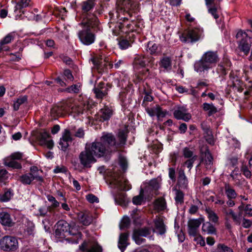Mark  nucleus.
<instances>
[{
  "mask_svg": "<svg viewBox=\"0 0 252 252\" xmlns=\"http://www.w3.org/2000/svg\"><path fill=\"white\" fill-rule=\"evenodd\" d=\"M94 93L98 98H102L107 94V89L103 83H99L96 87L94 89Z\"/></svg>",
  "mask_w": 252,
  "mask_h": 252,
  "instance_id": "20",
  "label": "nucleus"
},
{
  "mask_svg": "<svg viewBox=\"0 0 252 252\" xmlns=\"http://www.w3.org/2000/svg\"><path fill=\"white\" fill-rule=\"evenodd\" d=\"M87 200L90 203H98L99 202L98 198L93 194H90L86 196Z\"/></svg>",
  "mask_w": 252,
  "mask_h": 252,
  "instance_id": "50",
  "label": "nucleus"
},
{
  "mask_svg": "<svg viewBox=\"0 0 252 252\" xmlns=\"http://www.w3.org/2000/svg\"><path fill=\"white\" fill-rule=\"evenodd\" d=\"M225 192L228 199H234L237 195L235 190L229 185H226L225 186Z\"/></svg>",
  "mask_w": 252,
  "mask_h": 252,
  "instance_id": "29",
  "label": "nucleus"
},
{
  "mask_svg": "<svg viewBox=\"0 0 252 252\" xmlns=\"http://www.w3.org/2000/svg\"><path fill=\"white\" fill-rule=\"evenodd\" d=\"M72 138L70 131L67 129L64 130L59 141L60 148L65 151L71 143Z\"/></svg>",
  "mask_w": 252,
  "mask_h": 252,
  "instance_id": "10",
  "label": "nucleus"
},
{
  "mask_svg": "<svg viewBox=\"0 0 252 252\" xmlns=\"http://www.w3.org/2000/svg\"><path fill=\"white\" fill-rule=\"evenodd\" d=\"M73 228L69 229V225L67 222L63 220H60L56 224V229L55 231L56 236L59 238H63L65 237V233L74 235L72 232Z\"/></svg>",
  "mask_w": 252,
  "mask_h": 252,
  "instance_id": "9",
  "label": "nucleus"
},
{
  "mask_svg": "<svg viewBox=\"0 0 252 252\" xmlns=\"http://www.w3.org/2000/svg\"><path fill=\"white\" fill-rule=\"evenodd\" d=\"M134 231L138 232L140 235L142 237H147L151 234V229L150 228L144 227L138 229H136Z\"/></svg>",
  "mask_w": 252,
  "mask_h": 252,
  "instance_id": "39",
  "label": "nucleus"
},
{
  "mask_svg": "<svg viewBox=\"0 0 252 252\" xmlns=\"http://www.w3.org/2000/svg\"><path fill=\"white\" fill-rule=\"evenodd\" d=\"M48 137V134L46 133L43 134L41 135V139L40 142L42 144H44L49 149H52L54 146V142L52 140H45V139Z\"/></svg>",
  "mask_w": 252,
  "mask_h": 252,
  "instance_id": "33",
  "label": "nucleus"
},
{
  "mask_svg": "<svg viewBox=\"0 0 252 252\" xmlns=\"http://www.w3.org/2000/svg\"><path fill=\"white\" fill-rule=\"evenodd\" d=\"M94 67L96 68L99 72L103 71L104 67L109 63L108 60L106 59H103L102 58L94 57L91 60Z\"/></svg>",
  "mask_w": 252,
  "mask_h": 252,
  "instance_id": "14",
  "label": "nucleus"
},
{
  "mask_svg": "<svg viewBox=\"0 0 252 252\" xmlns=\"http://www.w3.org/2000/svg\"><path fill=\"white\" fill-rule=\"evenodd\" d=\"M94 0H87L82 3V8L85 12L90 11L94 6Z\"/></svg>",
  "mask_w": 252,
  "mask_h": 252,
  "instance_id": "35",
  "label": "nucleus"
},
{
  "mask_svg": "<svg viewBox=\"0 0 252 252\" xmlns=\"http://www.w3.org/2000/svg\"><path fill=\"white\" fill-rule=\"evenodd\" d=\"M174 117L178 120H183L185 121H189L191 118L189 114L187 112V110L184 107H180L175 110L174 112Z\"/></svg>",
  "mask_w": 252,
  "mask_h": 252,
  "instance_id": "16",
  "label": "nucleus"
},
{
  "mask_svg": "<svg viewBox=\"0 0 252 252\" xmlns=\"http://www.w3.org/2000/svg\"><path fill=\"white\" fill-rule=\"evenodd\" d=\"M150 186L154 189H157L159 187V183L157 179H152L150 181Z\"/></svg>",
  "mask_w": 252,
  "mask_h": 252,
  "instance_id": "61",
  "label": "nucleus"
},
{
  "mask_svg": "<svg viewBox=\"0 0 252 252\" xmlns=\"http://www.w3.org/2000/svg\"><path fill=\"white\" fill-rule=\"evenodd\" d=\"M0 222L2 225L8 227L12 226L14 224L9 214L5 211L0 212Z\"/></svg>",
  "mask_w": 252,
  "mask_h": 252,
  "instance_id": "17",
  "label": "nucleus"
},
{
  "mask_svg": "<svg viewBox=\"0 0 252 252\" xmlns=\"http://www.w3.org/2000/svg\"><path fill=\"white\" fill-rule=\"evenodd\" d=\"M196 156L193 157L187 160L184 163V165L186 166L189 170H190L192 167L193 163L195 160Z\"/></svg>",
  "mask_w": 252,
  "mask_h": 252,
  "instance_id": "56",
  "label": "nucleus"
},
{
  "mask_svg": "<svg viewBox=\"0 0 252 252\" xmlns=\"http://www.w3.org/2000/svg\"><path fill=\"white\" fill-rule=\"evenodd\" d=\"M202 230L204 232L208 234H214L216 232V228L210 222H206L202 225Z\"/></svg>",
  "mask_w": 252,
  "mask_h": 252,
  "instance_id": "26",
  "label": "nucleus"
},
{
  "mask_svg": "<svg viewBox=\"0 0 252 252\" xmlns=\"http://www.w3.org/2000/svg\"><path fill=\"white\" fill-rule=\"evenodd\" d=\"M201 223V220L198 219L190 220L188 222L189 233L190 235L197 234L198 229Z\"/></svg>",
  "mask_w": 252,
  "mask_h": 252,
  "instance_id": "15",
  "label": "nucleus"
},
{
  "mask_svg": "<svg viewBox=\"0 0 252 252\" xmlns=\"http://www.w3.org/2000/svg\"><path fill=\"white\" fill-rule=\"evenodd\" d=\"M242 172L243 174L247 177L250 178L251 176V172L246 166H244L242 168Z\"/></svg>",
  "mask_w": 252,
  "mask_h": 252,
  "instance_id": "63",
  "label": "nucleus"
},
{
  "mask_svg": "<svg viewBox=\"0 0 252 252\" xmlns=\"http://www.w3.org/2000/svg\"><path fill=\"white\" fill-rule=\"evenodd\" d=\"M7 158H11L13 160L20 159L22 158V154L20 152H15L12 154L9 157Z\"/></svg>",
  "mask_w": 252,
  "mask_h": 252,
  "instance_id": "62",
  "label": "nucleus"
},
{
  "mask_svg": "<svg viewBox=\"0 0 252 252\" xmlns=\"http://www.w3.org/2000/svg\"><path fill=\"white\" fill-rule=\"evenodd\" d=\"M48 200L51 203V206L52 207H57L59 206V202L56 199V198L51 195L47 196Z\"/></svg>",
  "mask_w": 252,
  "mask_h": 252,
  "instance_id": "47",
  "label": "nucleus"
},
{
  "mask_svg": "<svg viewBox=\"0 0 252 252\" xmlns=\"http://www.w3.org/2000/svg\"><path fill=\"white\" fill-rule=\"evenodd\" d=\"M119 45L121 49H126L130 46V44L127 40L121 39L119 41Z\"/></svg>",
  "mask_w": 252,
  "mask_h": 252,
  "instance_id": "44",
  "label": "nucleus"
},
{
  "mask_svg": "<svg viewBox=\"0 0 252 252\" xmlns=\"http://www.w3.org/2000/svg\"><path fill=\"white\" fill-rule=\"evenodd\" d=\"M119 163L123 170H125L127 166V162L126 159L123 157L119 158Z\"/></svg>",
  "mask_w": 252,
  "mask_h": 252,
  "instance_id": "49",
  "label": "nucleus"
},
{
  "mask_svg": "<svg viewBox=\"0 0 252 252\" xmlns=\"http://www.w3.org/2000/svg\"><path fill=\"white\" fill-rule=\"evenodd\" d=\"M97 18L94 16L83 19L81 23L83 29L79 31L78 36L81 42L85 45H90L94 43L95 39V34L92 32L90 28L97 25Z\"/></svg>",
  "mask_w": 252,
  "mask_h": 252,
  "instance_id": "2",
  "label": "nucleus"
},
{
  "mask_svg": "<svg viewBox=\"0 0 252 252\" xmlns=\"http://www.w3.org/2000/svg\"><path fill=\"white\" fill-rule=\"evenodd\" d=\"M79 249L82 251H86L88 252H102L101 248L95 242H85L79 246Z\"/></svg>",
  "mask_w": 252,
  "mask_h": 252,
  "instance_id": "12",
  "label": "nucleus"
},
{
  "mask_svg": "<svg viewBox=\"0 0 252 252\" xmlns=\"http://www.w3.org/2000/svg\"><path fill=\"white\" fill-rule=\"evenodd\" d=\"M8 177V172L6 170H0V182L5 181Z\"/></svg>",
  "mask_w": 252,
  "mask_h": 252,
  "instance_id": "52",
  "label": "nucleus"
},
{
  "mask_svg": "<svg viewBox=\"0 0 252 252\" xmlns=\"http://www.w3.org/2000/svg\"><path fill=\"white\" fill-rule=\"evenodd\" d=\"M244 211L246 215L251 217L252 216V205L247 204L244 208Z\"/></svg>",
  "mask_w": 252,
  "mask_h": 252,
  "instance_id": "59",
  "label": "nucleus"
},
{
  "mask_svg": "<svg viewBox=\"0 0 252 252\" xmlns=\"http://www.w3.org/2000/svg\"><path fill=\"white\" fill-rule=\"evenodd\" d=\"M204 137L207 142L210 144H214V139L212 131L209 128H204Z\"/></svg>",
  "mask_w": 252,
  "mask_h": 252,
  "instance_id": "32",
  "label": "nucleus"
},
{
  "mask_svg": "<svg viewBox=\"0 0 252 252\" xmlns=\"http://www.w3.org/2000/svg\"><path fill=\"white\" fill-rule=\"evenodd\" d=\"M30 0H19L15 6L14 12H16L18 11L20 12L23 8L29 5Z\"/></svg>",
  "mask_w": 252,
  "mask_h": 252,
  "instance_id": "30",
  "label": "nucleus"
},
{
  "mask_svg": "<svg viewBox=\"0 0 252 252\" xmlns=\"http://www.w3.org/2000/svg\"><path fill=\"white\" fill-rule=\"evenodd\" d=\"M117 4L120 8L128 10H134L137 6L135 0H118Z\"/></svg>",
  "mask_w": 252,
  "mask_h": 252,
  "instance_id": "18",
  "label": "nucleus"
},
{
  "mask_svg": "<svg viewBox=\"0 0 252 252\" xmlns=\"http://www.w3.org/2000/svg\"><path fill=\"white\" fill-rule=\"evenodd\" d=\"M252 225V221L250 220L243 218L242 220V226L245 228H249Z\"/></svg>",
  "mask_w": 252,
  "mask_h": 252,
  "instance_id": "57",
  "label": "nucleus"
},
{
  "mask_svg": "<svg viewBox=\"0 0 252 252\" xmlns=\"http://www.w3.org/2000/svg\"><path fill=\"white\" fill-rule=\"evenodd\" d=\"M175 200L178 203H181L183 201L184 194L183 192L180 190H176Z\"/></svg>",
  "mask_w": 252,
  "mask_h": 252,
  "instance_id": "46",
  "label": "nucleus"
},
{
  "mask_svg": "<svg viewBox=\"0 0 252 252\" xmlns=\"http://www.w3.org/2000/svg\"><path fill=\"white\" fill-rule=\"evenodd\" d=\"M218 0H205L206 5L208 8V12L215 19L219 18L218 6L217 5Z\"/></svg>",
  "mask_w": 252,
  "mask_h": 252,
  "instance_id": "13",
  "label": "nucleus"
},
{
  "mask_svg": "<svg viewBox=\"0 0 252 252\" xmlns=\"http://www.w3.org/2000/svg\"><path fill=\"white\" fill-rule=\"evenodd\" d=\"M80 85L79 84L72 85L67 89V91L69 93H78L79 91Z\"/></svg>",
  "mask_w": 252,
  "mask_h": 252,
  "instance_id": "48",
  "label": "nucleus"
},
{
  "mask_svg": "<svg viewBox=\"0 0 252 252\" xmlns=\"http://www.w3.org/2000/svg\"><path fill=\"white\" fill-rule=\"evenodd\" d=\"M130 223L129 218L127 216H124L122 219L120 223V229H123L127 227Z\"/></svg>",
  "mask_w": 252,
  "mask_h": 252,
  "instance_id": "38",
  "label": "nucleus"
},
{
  "mask_svg": "<svg viewBox=\"0 0 252 252\" xmlns=\"http://www.w3.org/2000/svg\"><path fill=\"white\" fill-rule=\"evenodd\" d=\"M202 162L204 163L207 169L211 168L213 164V158L208 150L202 153Z\"/></svg>",
  "mask_w": 252,
  "mask_h": 252,
  "instance_id": "22",
  "label": "nucleus"
},
{
  "mask_svg": "<svg viewBox=\"0 0 252 252\" xmlns=\"http://www.w3.org/2000/svg\"><path fill=\"white\" fill-rule=\"evenodd\" d=\"M160 67H162L167 70H170L171 68V60L168 57H164L161 59L159 62Z\"/></svg>",
  "mask_w": 252,
  "mask_h": 252,
  "instance_id": "27",
  "label": "nucleus"
},
{
  "mask_svg": "<svg viewBox=\"0 0 252 252\" xmlns=\"http://www.w3.org/2000/svg\"><path fill=\"white\" fill-rule=\"evenodd\" d=\"M203 108L205 111L207 112L208 115L210 116L217 112V108L212 103H203Z\"/></svg>",
  "mask_w": 252,
  "mask_h": 252,
  "instance_id": "25",
  "label": "nucleus"
},
{
  "mask_svg": "<svg viewBox=\"0 0 252 252\" xmlns=\"http://www.w3.org/2000/svg\"><path fill=\"white\" fill-rule=\"evenodd\" d=\"M126 130H121L118 133V139L120 141L116 143L113 135L110 133L103 134L99 140H96L91 144H86L89 150L96 157H101L109 153L115 151L118 145H124L126 139Z\"/></svg>",
  "mask_w": 252,
  "mask_h": 252,
  "instance_id": "1",
  "label": "nucleus"
},
{
  "mask_svg": "<svg viewBox=\"0 0 252 252\" xmlns=\"http://www.w3.org/2000/svg\"><path fill=\"white\" fill-rule=\"evenodd\" d=\"M13 38L12 33L7 34L2 40H1L0 43L1 45L8 44L11 42Z\"/></svg>",
  "mask_w": 252,
  "mask_h": 252,
  "instance_id": "54",
  "label": "nucleus"
},
{
  "mask_svg": "<svg viewBox=\"0 0 252 252\" xmlns=\"http://www.w3.org/2000/svg\"><path fill=\"white\" fill-rule=\"evenodd\" d=\"M4 163L6 166L15 169H20L22 167L18 162L12 159L11 158H5L4 159Z\"/></svg>",
  "mask_w": 252,
  "mask_h": 252,
  "instance_id": "24",
  "label": "nucleus"
},
{
  "mask_svg": "<svg viewBox=\"0 0 252 252\" xmlns=\"http://www.w3.org/2000/svg\"><path fill=\"white\" fill-rule=\"evenodd\" d=\"M12 196V193L9 190L5 191L4 193L0 194V200L2 202L9 201Z\"/></svg>",
  "mask_w": 252,
  "mask_h": 252,
  "instance_id": "37",
  "label": "nucleus"
},
{
  "mask_svg": "<svg viewBox=\"0 0 252 252\" xmlns=\"http://www.w3.org/2000/svg\"><path fill=\"white\" fill-rule=\"evenodd\" d=\"M149 50L151 54L155 53L158 49V46L155 43H149L148 44Z\"/></svg>",
  "mask_w": 252,
  "mask_h": 252,
  "instance_id": "60",
  "label": "nucleus"
},
{
  "mask_svg": "<svg viewBox=\"0 0 252 252\" xmlns=\"http://www.w3.org/2000/svg\"><path fill=\"white\" fill-rule=\"evenodd\" d=\"M135 63L141 67H144L146 64V60L143 57H137L135 60Z\"/></svg>",
  "mask_w": 252,
  "mask_h": 252,
  "instance_id": "55",
  "label": "nucleus"
},
{
  "mask_svg": "<svg viewBox=\"0 0 252 252\" xmlns=\"http://www.w3.org/2000/svg\"><path fill=\"white\" fill-rule=\"evenodd\" d=\"M18 246V240L15 237L5 236L0 240V248L4 251H15Z\"/></svg>",
  "mask_w": 252,
  "mask_h": 252,
  "instance_id": "7",
  "label": "nucleus"
},
{
  "mask_svg": "<svg viewBox=\"0 0 252 252\" xmlns=\"http://www.w3.org/2000/svg\"><path fill=\"white\" fill-rule=\"evenodd\" d=\"M241 213H240L238 215L236 213L232 217V218L237 225H240L241 222Z\"/></svg>",
  "mask_w": 252,
  "mask_h": 252,
  "instance_id": "58",
  "label": "nucleus"
},
{
  "mask_svg": "<svg viewBox=\"0 0 252 252\" xmlns=\"http://www.w3.org/2000/svg\"><path fill=\"white\" fill-rule=\"evenodd\" d=\"M112 114V111L108 107L101 109L99 112V116L103 120H108Z\"/></svg>",
  "mask_w": 252,
  "mask_h": 252,
  "instance_id": "28",
  "label": "nucleus"
},
{
  "mask_svg": "<svg viewBox=\"0 0 252 252\" xmlns=\"http://www.w3.org/2000/svg\"><path fill=\"white\" fill-rule=\"evenodd\" d=\"M215 252H233V250L226 246L220 244Z\"/></svg>",
  "mask_w": 252,
  "mask_h": 252,
  "instance_id": "42",
  "label": "nucleus"
},
{
  "mask_svg": "<svg viewBox=\"0 0 252 252\" xmlns=\"http://www.w3.org/2000/svg\"><path fill=\"white\" fill-rule=\"evenodd\" d=\"M64 75L67 79L70 81L73 80V76L69 70H65L64 71Z\"/></svg>",
  "mask_w": 252,
  "mask_h": 252,
  "instance_id": "64",
  "label": "nucleus"
},
{
  "mask_svg": "<svg viewBox=\"0 0 252 252\" xmlns=\"http://www.w3.org/2000/svg\"><path fill=\"white\" fill-rule=\"evenodd\" d=\"M79 220L84 225H89L92 221V218L88 212H80L78 214Z\"/></svg>",
  "mask_w": 252,
  "mask_h": 252,
  "instance_id": "21",
  "label": "nucleus"
},
{
  "mask_svg": "<svg viewBox=\"0 0 252 252\" xmlns=\"http://www.w3.org/2000/svg\"><path fill=\"white\" fill-rule=\"evenodd\" d=\"M219 61L218 56L216 52L208 51L202 57L200 60L194 64V70L199 73L204 72L216 65Z\"/></svg>",
  "mask_w": 252,
  "mask_h": 252,
  "instance_id": "3",
  "label": "nucleus"
},
{
  "mask_svg": "<svg viewBox=\"0 0 252 252\" xmlns=\"http://www.w3.org/2000/svg\"><path fill=\"white\" fill-rule=\"evenodd\" d=\"M34 180L40 182H43V178L41 176L32 173L25 174L22 175L20 178V182L24 185H30Z\"/></svg>",
  "mask_w": 252,
  "mask_h": 252,
  "instance_id": "11",
  "label": "nucleus"
},
{
  "mask_svg": "<svg viewBox=\"0 0 252 252\" xmlns=\"http://www.w3.org/2000/svg\"><path fill=\"white\" fill-rule=\"evenodd\" d=\"M182 153L185 158H190L193 156L192 151L188 147L183 149Z\"/></svg>",
  "mask_w": 252,
  "mask_h": 252,
  "instance_id": "45",
  "label": "nucleus"
},
{
  "mask_svg": "<svg viewBox=\"0 0 252 252\" xmlns=\"http://www.w3.org/2000/svg\"><path fill=\"white\" fill-rule=\"evenodd\" d=\"M112 187L121 190H128L131 189V186L123 175L114 172L110 175L109 179Z\"/></svg>",
  "mask_w": 252,
  "mask_h": 252,
  "instance_id": "5",
  "label": "nucleus"
},
{
  "mask_svg": "<svg viewBox=\"0 0 252 252\" xmlns=\"http://www.w3.org/2000/svg\"><path fill=\"white\" fill-rule=\"evenodd\" d=\"M158 111V106H156V107L146 109L147 112L151 117L156 116Z\"/></svg>",
  "mask_w": 252,
  "mask_h": 252,
  "instance_id": "53",
  "label": "nucleus"
},
{
  "mask_svg": "<svg viewBox=\"0 0 252 252\" xmlns=\"http://www.w3.org/2000/svg\"><path fill=\"white\" fill-rule=\"evenodd\" d=\"M142 237L138 233V232H133L132 238L137 245H141L145 242V239L142 238Z\"/></svg>",
  "mask_w": 252,
  "mask_h": 252,
  "instance_id": "36",
  "label": "nucleus"
},
{
  "mask_svg": "<svg viewBox=\"0 0 252 252\" xmlns=\"http://www.w3.org/2000/svg\"><path fill=\"white\" fill-rule=\"evenodd\" d=\"M165 201L164 199L159 198L156 201L155 207L157 210H164L165 209Z\"/></svg>",
  "mask_w": 252,
  "mask_h": 252,
  "instance_id": "34",
  "label": "nucleus"
},
{
  "mask_svg": "<svg viewBox=\"0 0 252 252\" xmlns=\"http://www.w3.org/2000/svg\"><path fill=\"white\" fill-rule=\"evenodd\" d=\"M194 237L193 240L201 246L205 245V242L203 238L199 234H196L195 235H192Z\"/></svg>",
  "mask_w": 252,
  "mask_h": 252,
  "instance_id": "43",
  "label": "nucleus"
},
{
  "mask_svg": "<svg viewBox=\"0 0 252 252\" xmlns=\"http://www.w3.org/2000/svg\"><path fill=\"white\" fill-rule=\"evenodd\" d=\"M143 201V197L141 193L137 196H135L133 198L132 202L135 205H140Z\"/></svg>",
  "mask_w": 252,
  "mask_h": 252,
  "instance_id": "51",
  "label": "nucleus"
},
{
  "mask_svg": "<svg viewBox=\"0 0 252 252\" xmlns=\"http://www.w3.org/2000/svg\"><path fill=\"white\" fill-rule=\"evenodd\" d=\"M207 217L209 220L214 223H217L219 220V217L217 215L210 209H206L205 210Z\"/></svg>",
  "mask_w": 252,
  "mask_h": 252,
  "instance_id": "31",
  "label": "nucleus"
},
{
  "mask_svg": "<svg viewBox=\"0 0 252 252\" xmlns=\"http://www.w3.org/2000/svg\"><path fill=\"white\" fill-rule=\"evenodd\" d=\"M63 113V108L57 106H54L51 110V114L53 117L61 116Z\"/></svg>",
  "mask_w": 252,
  "mask_h": 252,
  "instance_id": "41",
  "label": "nucleus"
},
{
  "mask_svg": "<svg viewBox=\"0 0 252 252\" xmlns=\"http://www.w3.org/2000/svg\"><path fill=\"white\" fill-rule=\"evenodd\" d=\"M203 36V30L200 27L189 29L186 34L180 36V40L184 42H194L198 41Z\"/></svg>",
  "mask_w": 252,
  "mask_h": 252,
  "instance_id": "6",
  "label": "nucleus"
},
{
  "mask_svg": "<svg viewBox=\"0 0 252 252\" xmlns=\"http://www.w3.org/2000/svg\"><path fill=\"white\" fill-rule=\"evenodd\" d=\"M79 159L81 163L85 167L90 166V164L96 161L94 155L86 146L85 150L80 153Z\"/></svg>",
  "mask_w": 252,
  "mask_h": 252,
  "instance_id": "8",
  "label": "nucleus"
},
{
  "mask_svg": "<svg viewBox=\"0 0 252 252\" xmlns=\"http://www.w3.org/2000/svg\"><path fill=\"white\" fill-rule=\"evenodd\" d=\"M27 100V97L24 96L19 98L14 102L13 108L15 110H17L19 108L20 106L26 102Z\"/></svg>",
  "mask_w": 252,
  "mask_h": 252,
  "instance_id": "40",
  "label": "nucleus"
},
{
  "mask_svg": "<svg viewBox=\"0 0 252 252\" xmlns=\"http://www.w3.org/2000/svg\"><path fill=\"white\" fill-rule=\"evenodd\" d=\"M251 32L249 30L247 32L239 31L236 35L238 42V49L245 55H248L251 47L252 43L250 37Z\"/></svg>",
  "mask_w": 252,
  "mask_h": 252,
  "instance_id": "4",
  "label": "nucleus"
},
{
  "mask_svg": "<svg viewBox=\"0 0 252 252\" xmlns=\"http://www.w3.org/2000/svg\"><path fill=\"white\" fill-rule=\"evenodd\" d=\"M155 225V232L158 234H164L166 232L165 226L163 223L162 219L158 217L154 220Z\"/></svg>",
  "mask_w": 252,
  "mask_h": 252,
  "instance_id": "19",
  "label": "nucleus"
},
{
  "mask_svg": "<svg viewBox=\"0 0 252 252\" xmlns=\"http://www.w3.org/2000/svg\"><path fill=\"white\" fill-rule=\"evenodd\" d=\"M127 238L128 234L126 233H121L120 235L118 246L121 252H124L126 247L128 245Z\"/></svg>",
  "mask_w": 252,
  "mask_h": 252,
  "instance_id": "23",
  "label": "nucleus"
}]
</instances>
